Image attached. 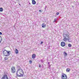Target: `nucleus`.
Here are the masks:
<instances>
[{"mask_svg":"<svg viewBox=\"0 0 79 79\" xmlns=\"http://www.w3.org/2000/svg\"><path fill=\"white\" fill-rule=\"evenodd\" d=\"M63 36L64 37L63 40L64 42H66L67 40H68V41L69 42V41L71 40V38L69 35V34H64L63 35Z\"/></svg>","mask_w":79,"mask_h":79,"instance_id":"1","label":"nucleus"},{"mask_svg":"<svg viewBox=\"0 0 79 79\" xmlns=\"http://www.w3.org/2000/svg\"><path fill=\"white\" fill-rule=\"evenodd\" d=\"M17 76L18 77H23L24 76V72L21 69H19L17 71Z\"/></svg>","mask_w":79,"mask_h":79,"instance_id":"2","label":"nucleus"},{"mask_svg":"<svg viewBox=\"0 0 79 79\" xmlns=\"http://www.w3.org/2000/svg\"><path fill=\"white\" fill-rule=\"evenodd\" d=\"M11 71L12 73H15L16 72V69L15 67H12L11 68Z\"/></svg>","mask_w":79,"mask_h":79,"instance_id":"3","label":"nucleus"},{"mask_svg":"<svg viewBox=\"0 0 79 79\" xmlns=\"http://www.w3.org/2000/svg\"><path fill=\"white\" fill-rule=\"evenodd\" d=\"M62 79H67V76L64 74H63L62 75Z\"/></svg>","mask_w":79,"mask_h":79,"instance_id":"4","label":"nucleus"},{"mask_svg":"<svg viewBox=\"0 0 79 79\" xmlns=\"http://www.w3.org/2000/svg\"><path fill=\"white\" fill-rule=\"evenodd\" d=\"M7 51L6 50H4V51L3 52V54L4 55V56H7Z\"/></svg>","mask_w":79,"mask_h":79,"instance_id":"5","label":"nucleus"},{"mask_svg":"<svg viewBox=\"0 0 79 79\" xmlns=\"http://www.w3.org/2000/svg\"><path fill=\"white\" fill-rule=\"evenodd\" d=\"M2 79H8L6 75H4L2 77Z\"/></svg>","mask_w":79,"mask_h":79,"instance_id":"6","label":"nucleus"},{"mask_svg":"<svg viewBox=\"0 0 79 79\" xmlns=\"http://www.w3.org/2000/svg\"><path fill=\"white\" fill-rule=\"evenodd\" d=\"M61 45L62 47H64L65 46V43L64 42H62L61 43Z\"/></svg>","mask_w":79,"mask_h":79,"instance_id":"7","label":"nucleus"},{"mask_svg":"<svg viewBox=\"0 0 79 79\" xmlns=\"http://www.w3.org/2000/svg\"><path fill=\"white\" fill-rule=\"evenodd\" d=\"M11 52V51H8L7 52V56H10V53Z\"/></svg>","mask_w":79,"mask_h":79,"instance_id":"8","label":"nucleus"},{"mask_svg":"<svg viewBox=\"0 0 79 79\" xmlns=\"http://www.w3.org/2000/svg\"><path fill=\"white\" fill-rule=\"evenodd\" d=\"M36 3V2L34 0H32V4L33 5H35Z\"/></svg>","mask_w":79,"mask_h":79,"instance_id":"9","label":"nucleus"},{"mask_svg":"<svg viewBox=\"0 0 79 79\" xmlns=\"http://www.w3.org/2000/svg\"><path fill=\"white\" fill-rule=\"evenodd\" d=\"M42 26V27H43V28L45 27L46 26V25H45V23H43Z\"/></svg>","mask_w":79,"mask_h":79,"instance_id":"10","label":"nucleus"},{"mask_svg":"<svg viewBox=\"0 0 79 79\" xmlns=\"http://www.w3.org/2000/svg\"><path fill=\"white\" fill-rule=\"evenodd\" d=\"M70 71V69L69 68L67 69H66V71L68 73Z\"/></svg>","mask_w":79,"mask_h":79,"instance_id":"11","label":"nucleus"},{"mask_svg":"<svg viewBox=\"0 0 79 79\" xmlns=\"http://www.w3.org/2000/svg\"><path fill=\"white\" fill-rule=\"evenodd\" d=\"M15 53L16 54H18V53H19V51H18V50L17 49H15Z\"/></svg>","mask_w":79,"mask_h":79,"instance_id":"12","label":"nucleus"},{"mask_svg":"<svg viewBox=\"0 0 79 79\" xmlns=\"http://www.w3.org/2000/svg\"><path fill=\"white\" fill-rule=\"evenodd\" d=\"M32 58L33 59H34L35 58V55L33 54L32 55Z\"/></svg>","mask_w":79,"mask_h":79,"instance_id":"13","label":"nucleus"},{"mask_svg":"<svg viewBox=\"0 0 79 79\" xmlns=\"http://www.w3.org/2000/svg\"><path fill=\"white\" fill-rule=\"evenodd\" d=\"M64 55L65 56H67V53H66V52H64Z\"/></svg>","mask_w":79,"mask_h":79,"instance_id":"14","label":"nucleus"},{"mask_svg":"<svg viewBox=\"0 0 79 79\" xmlns=\"http://www.w3.org/2000/svg\"><path fill=\"white\" fill-rule=\"evenodd\" d=\"M0 11H3V8L2 7L0 8Z\"/></svg>","mask_w":79,"mask_h":79,"instance_id":"15","label":"nucleus"},{"mask_svg":"<svg viewBox=\"0 0 79 79\" xmlns=\"http://www.w3.org/2000/svg\"><path fill=\"white\" fill-rule=\"evenodd\" d=\"M72 46V45L71 44H68V46L69 47H71V46Z\"/></svg>","mask_w":79,"mask_h":79,"instance_id":"16","label":"nucleus"},{"mask_svg":"<svg viewBox=\"0 0 79 79\" xmlns=\"http://www.w3.org/2000/svg\"><path fill=\"white\" fill-rule=\"evenodd\" d=\"M2 40V38L1 36H0V43H1Z\"/></svg>","mask_w":79,"mask_h":79,"instance_id":"17","label":"nucleus"},{"mask_svg":"<svg viewBox=\"0 0 79 79\" xmlns=\"http://www.w3.org/2000/svg\"><path fill=\"white\" fill-rule=\"evenodd\" d=\"M5 60H8V57H5Z\"/></svg>","mask_w":79,"mask_h":79,"instance_id":"18","label":"nucleus"},{"mask_svg":"<svg viewBox=\"0 0 79 79\" xmlns=\"http://www.w3.org/2000/svg\"><path fill=\"white\" fill-rule=\"evenodd\" d=\"M17 68H18V69H20V66H17Z\"/></svg>","mask_w":79,"mask_h":79,"instance_id":"19","label":"nucleus"},{"mask_svg":"<svg viewBox=\"0 0 79 79\" xmlns=\"http://www.w3.org/2000/svg\"><path fill=\"white\" fill-rule=\"evenodd\" d=\"M56 19H55L54 21V22H56Z\"/></svg>","mask_w":79,"mask_h":79,"instance_id":"20","label":"nucleus"},{"mask_svg":"<svg viewBox=\"0 0 79 79\" xmlns=\"http://www.w3.org/2000/svg\"><path fill=\"white\" fill-rule=\"evenodd\" d=\"M39 68H41V65L39 64Z\"/></svg>","mask_w":79,"mask_h":79,"instance_id":"21","label":"nucleus"},{"mask_svg":"<svg viewBox=\"0 0 79 79\" xmlns=\"http://www.w3.org/2000/svg\"><path fill=\"white\" fill-rule=\"evenodd\" d=\"M60 14V13H59V12H57L56 13V15H59Z\"/></svg>","mask_w":79,"mask_h":79,"instance_id":"22","label":"nucleus"},{"mask_svg":"<svg viewBox=\"0 0 79 79\" xmlns=\"http://www.w3.org/2000/svg\"><path fill=\"white\" fill-rule=\"evenodd\" d=\"M43 44V42H41V43H40V44L41 45Z\"/></svg>","mask_w":79,"mask_h":79,"instance_id":"23","label":"nucleus"},{"mask_svg":"<svg viewBox=\"0 0 79 79\" xmlns=\"http://www.w3.org/2000/svg\"><path fill=\"white\" fill-rule=\"evenodd\" d=\"M29 62L30 63H32V60H30Z\"/></svg>","mask_w":79,"mask_h":79,"instance_id":"24","label":"nucleus"},{"mask_svg":"<svg viewBox=\"0 0 79 79\" xmlns=\"http://www.w3.org/2000/svg\"><path fill=\"white\" fill-rule=\"evenodd\" d=\"M2 33L0 32V35H2Z\"/></svg>","mask_w":79,"mask_h":79,"instance_id":"25","label":"nucleus"},{"mask_svg":"<svg viewBox=\"0 0 79 79\" xmlns=\"http://www.w3.org/2000/svg\"><path fill=\"white\" fill-rule=\"evenodd\" d=\"M39 11L40 12H42V11H41V10H39Z\"/></svg>","mask_w":79,"mask_h":79,"instance_id":"26","label":"nucleus"},{"mask_svg":"<svg viewBox=\"0 0 79 79\" xmlns=\"http://www.w3.org/2000/svg\"><path fill=\"white\" fill-rule=\"evenodd\" d=\"M48 64H50V62H48Z\"/></svg>","mask_w":79,"mask_h":79,"instance_id":"27","label":"nucleus"}]
</instances>
